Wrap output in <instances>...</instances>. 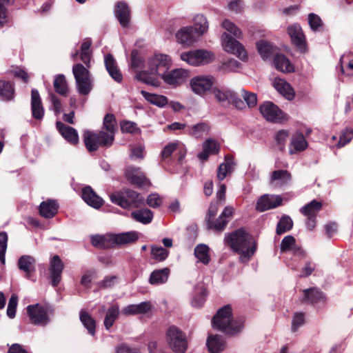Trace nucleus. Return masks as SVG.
Segmentation results:
<instances>
[{"label":"nucleus","instance_id":"f257e3e1","mask_svg":"<svg viewBox=\"0 0 353 353\" xmlns=\"http://www.w3.org/2000/svg\"><path fill=\"white\" fill-rule=\"evenodd\" d=\"M103 128L107 132L101 131L99 133H94L88 130L84 132V143L88 151H96L99 146L110 147L112 145L116 130V119L114 114H107L105 116Z\"/></svg>","mask_w":353,"mask_h":353},{"label":"nucleus","instance_id":"f03ea898","mask_svg":"<svg viewBox=\"0 0 353 353\" xmlns=\"http://www.w3.org/2000/svg\"><path fill=\"white\" fill-rule=\"evenodd\" d=\"M225 241L232 250L239 254V261L243 263L248 262L256 252V245L252 236L242 228L226 234Z\"/></svg>","mask_w":353,"mask_h":353},{"label":"nucleus","instance_id":"7ed1b4c3","mask_svg":"<svg viewBox=\"0 0 353 353\" xmlns=\"http://www.w3.org/2000/svg\"><path fill=\"white\" fill-rule=\"evenodd\" d=\"M232 310L230 305L220 308L212 320V327L228 335H234L243 327L242 319H233Z\"/></svg>","mask_w":353,"mask_h":353},{"label":"nucleus","instance_id":"20e7f679","mask_svg":"<svg viewBox=\"0 0 353 353\" xmlns=\"http://www.w3.org/2000/svg\"><path fill=\"white\" fill-rule=\"evenodd\" d=\"M111 201L123 208L131 206L138 208L143 203V198L137 192L125 190L123 192H116L110 195Z\"/></svg>","mask_w":353,"mask_h":353},{"label":"nucleus","instance_id":"39448f33","mask_svg":"<svg viewBox=\"0 0 353 353\" xmlns=\"http://www.w3.org/2000/svg\"><path fill=\"white\" fill-rule=\"evenodd\" d=\"M166 340L175 353H185L188 342L185 333L179 327L172 325L166 332Z\"/></svg>","mask_w":353,"mask_h":353},{"label":"nucleus","instance_id":"423d86ee","mask_svg":"<svg viewBox=\"0 0 353 353\" xmlns=\"http://www.w3.org/2000/svg\"><path fill=\"white\" fill-rule=\"evenodd\" d=\"M72 72L74 76L79 92L84 95L88 94L92 90L90 76L88 70L82 64L77 63L73 65Z\"/></svg>","mask_w":353,"mask_h":353},{"label":"nucleus","instance_id":"0eeeda50","mask_svg":"<svg viewBox=\"0 0 353 353\" xmlns=\"http://www.w3.org/2000/svg\"><path fill=\"white\" fill-rule=\"evenodd\" d=\"M180 57L183 61L194 66L208 64L214 59V54L205 50H196L183 52L181 54Z\"/></svg>","mask_w":353,"mask_h":353},{"label":"nucleus","instance_id":"6e6552de","mask_svg":"<svg viewBox=\"0 0 353 353\" xmlns=\"http://www.w3.org/2000/svg\"><path fill=\"white\" fill-rule=\"evenodd\" d=\"M170 57L163 54H156L148 60V67L152 74L162 75L169 68Z\"/></svg>","mask_w":353,"mask_h":353},{"label":"nucleus","instance_id":"1a4fd4ad","mask_svg":"<svg viewBox=\"0 0 353 353\" xmlns=\"http://www.w3.org/2000/svg\"><path fill=\"white\" fill-rule=\"evenodd\" d=\"M259 109L260 112L267 121L278 123L285 118L284 113L272 102H265Z\"/></svg>","mask_w":353,"mask_h":353},{"label":"nucleus","instance_id":"9d476101","mask_svg":"<svg viewBox=\"0 0 353 353\" xmlns=\"http://www.w3.org/2000/svg\"><path fill=\"white\" fill-rule=\"evenodd\" d=\"M222 45L225 51L236 54L241 60L246 59L247 54L243 46L227 33L222 35Z\"/></svg>","mask_w":353,"mask_h":353},{"label":"nucleus","instance_id":"9b49d317","mask_svg":"<svg viewBox=\"0 0 353 353\" xmlns=\"http://www.w3.org/2000/svg\"><path fill=\"white\" fill-rule=\"evenodd\" d=\"M27 311L32 323L46 325L49 322L46 309L39 304L30 305L27 307Z\"/></svg>","mask_w":353,"mask_h":353},{"label":"nucleus","instance_id":"f8f14e48","mask_svg":"<svg viewBox=\"0 0 353 353\" xmlns=\"http://www.w3.org/2000/svg\"><path fill=\"white\" fill-rule=\"evenodd\" d=\"M234 211V210L232 207L226 206L215 221H213V220L211 219L208 221V227L217 231H223L225 228L229 221L232 219Z\"/></svg>","mask_w":353,"mask_h":353},{"label":"nucleus","instance_id":"ddd939ff","mask_svg":"<svg viewBox=\"0 0 353 353\" xmlns=\"http://www.w3.org/2000/svg\"><path fill=\"white\" fill-rule=\"evenodd\" d=\"M214 83V79L210 76H199L190 81L192 91L197 94H203L210 90Z\"/></svg>","mask_w":353,"mask_h":353},{"label":"nucleus","instance_id":"4468645a","mask_svg":"<svg viewBox=\"0 0 353 353\" xmlns=\"http://www.w3.org/2000/svg\"><path fill=\"white\" fill-rule=\"evenodd\" d=\"M282 202V199L279 196L272 194H264L261 196L257 203L256 209L260 212L276 208L280 205Z\"/></svg>","mask_w":353,"mask_h":353},{"label":"nucleus","instance_id":"2eb2a0df","mask_svg":"<svg viewBox=\"0 0 353 353\" xmlns=\"http://www.w3.org/2000/svg\"><path fill=\"white\" fill-rule=\"evenodd\" d=\"M153 306L150 301H143L139 304H130L124 307L121 314L125 316L146 314L151 312Z\"/></svg>","mask_w":353,"mask_h":353},{"label":"nucleus","instance_id":"dca6fc26","mask_svg":"<svg viewBox=\"0 0 353 353\" xmlns=\"http://www.w3.org/2000/svg\"><path fill=\"white\" fill-rule=\"evenodd\" d=\"M125 174L127 179L133 185L141 186L145 185L148 180L140 168L129 165L125 168Z\"/></svg>","mask_w":353,"mask_h":353},{"label":"nucleus","instance_id":"f3484780","mask_svg":"<svg viewBox=\"0 0 353 353\" xmlns=\"http://www.w3.org/2000/svg\"><path fill=\"white\" fill-rule=\"evenodd\" d=\"M63 269V263L58 255H54L50 261V276L52 285L54 287L58 285L61 279V273Z\"/></svg>","mask_w":353,"mask_h":353},{"label":"nucleus","instance_id":"a211bd4d","mask_svg":"<svg viewBox=\"0 0 353 353\" xmlns=\"http://www.w3.org/2000/svg\"><path fill=\"white\" fill-rule=\"evenodd\" d=\"M189 75L188 71L184 69L173 70L168 73H162L161 78L170 85L181 83Z\"/></svg>","mask_w":353,"mask_h":353},{"label":"nucleus","instance_id":"6ab92c4d","mask_svg":"<svg viewBox=\"0 0 353 353\" xmlns=\"http://www.w3.org/2000/svg\"><path fill=\"white\" fill-rule=\"evenodd\" d=\"M176 37L180 43L190 46L192 45L199 37L192 26H186L181 28L176 34Z\"/></svg>","mask_w":353,"mask_h":353},{"label":"nucleus","instance_id":"aec40b11","mask_svg":"<svg viewBox=\"0 0 353 353\" xmlns=\"http://www.w3.org/2000/svg\"><path fill=\"white\" fill-rule=\"evenodd\" d=\"M303 297L301 301L303 303L314 304L324 302L325 296L317 288H311L302 290Z\"/></svg>","mask_w":353,"mask_h":353},{"label":"nucleus","instance_id":"412c9836","mask_svg":"<svg viewBox=\"0 0 353 353\" xmlns=\"http://www.w3.org/2000/svg\"><path fill=\"white\" fill-rule=\"evenodd\" d=\"M104 63L110 76L117 83H121L123 80V75L115 59L111 54L105 56Z\"/></svg>","mask_w":353,"mask_h":353},{"label":"nucleus","instance_id":"4be33fe9","mask_svg":"<svg viewBox=\"0 0 353 353\" xmlns=\"http://www.w3.org/2000/svg\"><path fill=\"white\" fill-rule=\"evenodd\" d=\"M288 33L292 43L296 45L300 50L303 51L305 48V39L301 26L298 24L290 26L288 28Z\"/></svg>","mask_w":353,"mask_h":353},{"label":"nucleus","instance_id":"5701e85b","mask_svg":"<svg viewBox=\"0 0 353 353\" xmlns=\"http://www.w3.org/2000/svg\"><path fill=\"white\" fill-rule=\"evenodd\" d=\"M291 179V174L288 170H278L272 172L270 183L272 187H282L288 184Z\"/></svg>","mask_w":353,"mask_h":353},{"label":"nucleus","instance_id":"b1692460","mask_svg":"<svg viewBox=\"0 0 353 353\" xmlns=\"http://www.w3.org/2000/svg\"><path fill=\"white\" fill-rule=\"evenodd\" d=\"M56 125L59 133L70 143L76 145L79 142V135L74 128L66 125L61 121H57Z\"/></svg>","mask_w":353,"mask_h":353},{"label":"nucleus","instance_id":"393cba45","mask_svg":"<svg viewBox=\"0 0 353 353\" xmlns=\"http://www.w3.org/2000/svg\"><path fill=\"white\" fill-rule=\"evenodd\" d=\"M114 14L121 26L126 28L129 26L130 10L126 3L123 1L118 2Z\"/></svg>","mask_w":353,"mask_h":353},{"label":"nucleus","instance_id":"a878e982","mask_svg":"<svg viewBox=\"0 0 353 353\" xmlns=\"http://www.w3.org/2000/svg\"><path fill=\"white\" fill-rule=\"evenodd\" d=\"M31 109L32 116L35 119L41 120L43 119L44 109L39 93L36 89H32L31 91Z\"/></svg>","mask_w":353,"mask_h":353},{"label":"nucleus","instance_id":"bb28decb","mask_svg":"<svg viewBox=\"0 0 353 353\" xmlns=\"http://www.w3.org/2000/svg\"><path fill=\"white\" fill-rule=\"evenodd\" d=\"M138 239V233L135 231L112 234V246L130 244L137 241Z\"/></svg>","mask_w":353,"mask_h":353},{"label":"nucleus","instance_id":"cd10ccee","mask_svg":"<svg viewBox=\"0 0 353 353\" xmlns=\"http://www.w3.org/2000/svg\"><path fill=\"white\" fill-rule=\"evenodd\" d=\"M82 198L88 205L96 209L99 208L103 203V199L90 186L83 188Z\"/></svg>","mask_w":353,"mask_h":353},{"label":"nucleus","instance_id":"c85d7f7f","mask_svg":"<svg viewBox=\"0 0 353 353\" xmlns=\"http://www.w3.org/2000/svg\"><path fill=\"white\" fill-rule=\"evenodd\" d=\"M307 142L303 134L301 132L294 133L291 139L289 152L290 154H294L306 149Z\"/></svg>","mask_w":353,"mask_h":353},{"label":"nucleus","instance_id":"c756f323","mask_svg":"<svg viewBox=\"0 0 353 353\" xmlns=\"http://www.w3.org/2000/svg\"><path fill=\"white\" fill-rule=\"evenodd\" d=\"M235 163L234 157L227 155L225 157L224 162L218 167L217 178L219 181H223L228 174L232 173L234 170Z\"/></svg>","mask_w":353,"mask_h":353},{"label":"nucleus","instance_id":"7c9ffc66","mask_svg":"<svg viewBox=\"0 0 353 353\" xmlns=\"http://www.w3.org/2000/svg\"><path fill=\"white\" fill-rule=\"evenodd\" d=\"M274 88L285 98L291 100L294 98V93L291 85L284 79L276 78L273 82Z\"/></svg>","mask_w":353,"mask_h":353},{"label":"nucleus","instance_id":"2f4dec72","mask_svg":"<svg viewBox=\"0 0 353 353\" xmlns=\"http://www.w3.org/2000/svg\"><path fill=\"white\" fill-rule=\"evenodd\" d=\"M170 270L168 268L154 270L150 276L149 283L152 285H161L167 282Z\"/></svg>","mask_w":353,"mask_h":353},{"label":"nucleus","instance_id":"473e14b6","mask_svg":"<svg viewBox=\"0 0 353 353\" xmlns=\"http://www.w3.org/2000/svg\"><path fill=\"white\" fill-rule=\"evenodd\" d=\"M58 205L54 200H48L40 204L39 213L41 216L50 219L53 217L57 212Z\"/></svg>","mask_w":353,"mask_h":353},{"label":"nucleus","instance_id":"72a5a7b5","mask_svg":"<svg viewBox=\"0 0 353 353\" xmlns=\"http://www.w3.org/2000/svg\"><path fill=\"white\" fill-rule=\"evenodd\" d=\"M225 341L222 336L210 335L207 339V346L210 353H218L225 348Z\"/></svg>","mask_w":353,"mask_h":353},{"label":"nucleus","instance_id":"f704fd0d","mask_svg":"<svg viewBox=\"0 0 353 353\" xmlns=\"http://www.w3.org/2000/svg\"><path fill=\"white\" fill-rule=\"evenodd\" d=\"M274 64L278 70L283 72H292L294 71L293 65L283 54H276L274 57Z\"/></svg>","mask_w":353,"mask_h":353},{"label":"nucleus","instance_id":"c9c22d12","mask_svg":"<svg viewBox=\"0 0 353 353\" xmlns=\"http://www.w3.org/2000/svg\"><path fill=\"white\" fill-rule=\"evenodd\" d=\"M196 34L201 37L208 30L209 23L203 14H196L194 18V26H192Z\"/></svg>","mask_w":353,"mask_h":353},{"label":"nucleus","instance_id":"e433bc0d","mask_svg":"<svg viewBox=\"0 0 353 353\" xmlns=\"http://www.w3.org/2000/svg\"><path fill=\"white\" fill-rule=\"evenodd\" d=\"M112 234L94 235L91 236V243L94 247L110 248L112 246Z\"/></svg>","mask_w":353,"mask_h":353},{"label":"nucleus","instance_id":"4c0bfd02","mask_svg":"<svg viewBox=\"0 0 353 353\" xmlns=\"http://www.w3.org/2000/svg\"><path fill=\"white\" fill-rule=\"evenodd\" d=\"M322 208V203L313 200L300 209V212L307 217H316Z\"/></svg>","mask_w":353,"mask_h":353},{"label":"nucleus","instance_id":"58836bf2","mask_svg":"<svg viewBox=\"0 0 353 353\" xmlns=\"http://www.w3.org/2000/svg\"><path fill=\"white\" fill-rule=\"evenodd\" d=\"M194 254L198 262L204 265H208L210 263V248L207 245L202 243L197 245L194 248Z\"/></svg>","mask_w":353,"mask_h":353},{"label":"nucleus","instance_id":"ea45409f","mask_svg":"<svg viewBox=\"0 0 353 353\" xmlns=\"http://www.w3.org/2000/svg\"><path fill=\"white\" fill-rule=\"evenodd\" d=\"M219 152L218 143L212 139L206 140L203 143V150L199 154L201 159L206 160L210 154H216Z\"/></svg>","mask_w":353,"mask_h":353},{"label":"nucleus","instance_id":"a19ab883","mask_svg":"<svg viewBox=\"0 0 353 353\" xmlns=\"http://www.w3.org/2000/svg\"><path fill=\"white\" fill-rule=\"evenodd\" d=\"M35 260L30 256H22L18 262L19 268L26 273L28 278L30 277L31 273L34 271Z\"/></svg>","mask_w":353,"mask_h":353},{"label":"nucleus","instance_id":"79ce46f5","mask_svg":"<svg viewBox=\"0 0 353 353\" xmlns=\"http://www.w3.org/2000/svg\"><path fill=\"white\" fill-rule=\"evenodd\" d=\"M207 296V291L203 284H198L194 288V296L192 300V305L193 307H201L205 300Z\"/></svg>","mask_w":353,"mask_h":353},{"label":"nucleus","instance_id":"37998d69","mask_svg":"<svg viewBox=\"0 0 353 353\" xmlns=\"http://www.w3.org/2000/svg\"><path fill=\"white\" fill-rule=\"evenodd\" d=\"M213 92L216 100L223 105L230 104V100L234 97V92L228 89H214Z\"/></svg>","mask_w":353,"mask_h":353},{"label":"nucleus","instance_id":"c03bdc74","mask_svg":"<svg viewBox=\"0 0 353 353\" xmlns=\"http://www.w3.org/2000/svg\"><path fill=\"white\" fill-rule=\"evenodd\" d=\"M14 97V88L9 81H0V99L4 101H10Z\"/></svg>","mask_w":353,"mask_h":353},{"label":"nucleus","instance_id":"a18cd8bd","mask_svg":"<svg viewBox=\"0 0 353 353\" xmlns=\"http://www.w3.org/2000/svg\"><path fill=\"white\" fill-rule=\"evenodd\" d=\"M141 93L148 102L160 108L164 107L168 102V99L163 95L151 94L144 90H141Z\"/></svg>","mask_w":353,"mask_h":353},{"label":"nucleus","instance_id":"49530a36","mask_svg":"<svg viewBox=\"0 0 353 353\" xmlns=\"http://www.w3.org/2000/svg\"><path fill=\"white\" fill-rule=\"evenodd\" d=\"M132 217L143 224L150 223L153 219V213L149 209H142L132 212Z\"/></svg>","mask_w":353,"mask_h":353},{"label":"nucleus","instance_id":"de8ad7c7","mask_svg":"<svg viewBox=\"0 0 353 353\" xmlns=\"http://www.w3.org/2000/svg\"><path fill=\"white\" fill-rule=\"evenodd\" d=\"M53 85L55 91L60 95L66 96L68 94V87L63 74H58L54 77Z\"/></svg>","mask_w":353,"mask_h":353},{"label":"nucleus","instance_id":"09e8293b","mask_svg":"<svg viewBox=\"0 0 353 353\" xmlns=\"http://www.w3.org/2000/svg\"><path fill=\"white\" fill-rule=\"evenodd\" d=\"M119 315V308L118 305H112L108 310L103 323L106 330H109L113 325Z\"/></svg>","mask_w":353,"mask_h":353},{"label":"nucleus","instance_id":"8fccbe9b","mask_svg":"<svg viewBox=\"0 0 353 353\" xmlns=\"http://www.w3.org/2000/svg\"><path fill=\"white\" fill-rule=\"evenodd\" d=\"M256 47L263 59L270 58L276 51V48L273 46L265 41L257 42Z\"/></svg>","mask_w":353,"mask_h":353},{"label":"nucleus","instance_id":"3c124183","mask_svg":"<svg viewBox=\"0 0 353 353\" xmlns=\"http://www.w3.org/2000/svg\"><path fill=\"white\" fill-rule=\"evenodd\" d=\"M80 320L84 327L88 330L89 334L94 335L96 322L94 319L85 311L80 312Z\"/></svg>","mask_w":353,"mask_h":353},{"label":"nucleus","instance_id":"603ef678","mask_svg":"<svg viewBox=\"0 0 353 353\" xmlns=\"http://www.w3.org/2000/svg\"><path fill=\"white\" fill-rule=\"evenodd\" d=\"M90 40L86 39L83 41L81 47V59L88 68L90 67V61L91 59V51L90 50Z\"/></svg>","mask_w":353,"mask_h":353},{"label":"nucleus","instance_id":"864d4df0","mask_svg":"<svg viewBox=\"0 0 353 353\" xmlns=\"http://www.w3.org/2000/svg\"><path fill=\"white\" fill-rule=\"evenodd\" d=\"M293 221L289 216H283L280 219L276 227V233L281 234L292 229Z\"/></svg>","mask_w":353,"mask_h":353},{"label":"nucleus","instance_id":"5fc2aeb1","mask_svg":"<svg viewBox=\"0 0 353 353\" xmlns=\"http://www.w3.org/2000/svg\"><path fill=\"white\" fill-rule=\"evenodd\" d=\"M208 131V125L205 123H200L192 126L189 130V133L196 138H199L206 135Z\"/></svg>","mask_w":353,"mask_h":353},{"label":"nucleus","instance_id":"6e6d98bb","mask_svg":"<svg viewBox=\"0 0 353 353\" xmlns=\"http://www.w3.org/2000/svg\"><path fill=\"white\" fill-rule=\"evenodd\" d=\"M297 245L296 239L291 235H288L283 238L281 243V251L285 252L288 251L292 252Z\"/></svg>","mask_w":353,"mask_h":353},{"label":"nucleus","instance_id":"4d7b16f0","mask_svg":"<svg viewBox=\"0 0 353 353\" xmlns=\"http://www.w3.org/2000/svg\"><path fill=\"white\" fill-rule=\"evenodd\" d=\"M151 254L155 260L162 261L168 257V251L163 247L152 246Z\"/></svg>","mask_w":353,"mask_h":353},{"label":"nucleus","instance_id":"13d9d810","mask_svg":"<svg viewBox=\"0 0 353 353\" xmlns=\"http://www.w3.org/2000/svg\"><path fill=\"white\" fill-rule=\"evenodd\" d=\"M8 235L6 232H0V261L4 265L6 262L5 254L7 249Z\"/></svg>","mask_w":353,"mask_h":353},{"label":"nucleus","instance_id":"bf43d9fd","mask_svg":"<svg viewBox=\"0 0 353 353\" xmlns=\"http://www.w3.org/2000/svg\"><path fill=\"white\" fill-rule=\"evenodd\" d=\"M308 23L313 31H319L323 26L321 18L314 13L308 15Z\"/></svg>","mask_w":353,"mask_h":353},{"label":"nucleus","instance_id":"052dcab7","mask_svg":"<svg viewBox=\"0 0 353 353\" xmlns=\"http://www.w3.org/2000/svg\"><path fill=\"white\" fill-rule=\"evenodd\" d=\"M222 27L227 31L232 34L237 39H239L241 37V30L232 22L225 19L222 22Z\"/></svg>","mask_w":353,"mask_h":353},{"label":"nucleus","instance_id":"680f3d73","mask_svg":"<svg viewBox=\"0 0 353 353\" xmlns=\"http://www.w3.org/2000/svg\"><path fill=\"white\" fill-rule=\"evenodd\" d=\"M136 78L146 84L151 85L153 86H158V81L150 75H149L145 71H140L137 75Z\"/></svg>","mask_w":353,"mask_h":353},{"label":"nucleus","instance_id":"e2e57ef3","mask_svg":"<svg viewBox=\"0 0 353 353\" xmlns=\"http://www.w3.org/2000/svg\"><path fill=\"white\" fill-rule=\"evenodd\" d=\"M144 66L143 60L137 50H133L131 52V67L134 70L142 68Z\"/></svg>","mask_w":353,"mask_h":353},{"label":"nucleus","instance_id":"0e129e2a","mask_svg":"<svg viewBox=\"0 0 353 353\" xmlns=\"http://www.w3.org/2000/svg\"><path fill=\"white\" fill-rule=\"evenodd\" d=\"M241 95L249 108H253L256 105L257 97L256 94L242 90Z\"/></svg>","mask_w":353,"mask_h":353},{"label":"nucleus","instance_id":"69168bd1","mask_svg":"<svg viewBox=\"0 0 353 353\" xmlns=\"http://www.w3.org/2000/svg\"><path fill=\"white\" fill-rule=\"evenodd\" d=\"M290 136V133L288 130H281L278 131L275 134V140L277 144L279 145L281 150H283L285 144Z\"/></svg>","mask_w":353,"mask_h":353},{"label":"nucleus","instance_id":"338daca9","mask_svg":"<svg viewBox=\"0 0 353 353\" xmlns=\"http://www.w3.org/2000/svg\"><path fill=\"white\" fill-rule=\"evenodd\" d=\"M181 145L179 142L170 143L164 147L161 152V157L163 160L168 159Z\"/></svg>","mask_w":353,"mask_h":353},{"label":"nucleus","instance_id":"774afa93","mask_svg":"<svg viewBox=\"0 0 353 353\" xmlns=\"http://www.w3.org/2000/svg\"><path fill=\"white\" fill-rule=\"evenodd\" d=\"M305 323V314L303 312H296L294 314L292 322V330L296 332L300 326Z\"/></svg>","mask_w":353,"mask_h":353}]
</instances>
